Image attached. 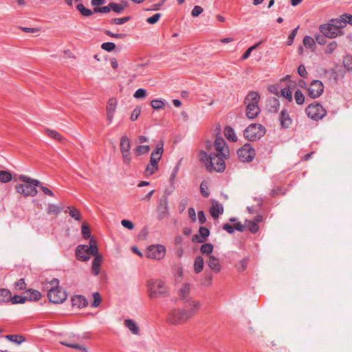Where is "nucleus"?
<instances>
[{"label": "nucleus", "mask_w": 352, "mask_h": 352, "mask_svg": "<svg viewBox=\"0 0 352 352\" xmlns=\"http://www.w3.org/2000/svg\"><path fill=\"white\" fill-rule=\"evenodd\" d=\"M280 121L283 127L287 128L292 124V120L286 110H283L280 115Z\"/></svg>", "instance_id": "nucleus-27"}, {"label": "nucleus", "mask_w": 352, "mask_h": 352, "mask_svg": "<svg viewBox=\"0 0 352 352\" xmlns=\"http://www.w3.org/2000/svg\"><path fill=\"white\" fill-rule=\"evenodd\" d=\"M101 48L107 52H111L116 48V45L111 42L103 43L101 45Z\"/></svg>", "instance_id": "nucleus-55"}, {"label": "nucleus", "mask_w": 352, "mask_h": 352, "mask_svg": "<svg viewBox=\"0 0 352 352\" xmlns=\"http://www.w3.org/2000/svg\"><path fill=\"white\" fill-rule=\"evenodd\" d=\"M161 16H162V14L160 13H156V14H153L152 16L148 17L146 19V21L149 24L153 25V24L157 23L159 21Z\"/></svg>", "instance_id": "nucleus-52"}, {"label": "nucleus", "mask_w": 352, "mask_h": 352, "mask_svg": "<svg viewBox=\"0 0 352 352\" xmlns=\"http://www.w3.org/2000/svg\"><path fill=\"white\" fill-rule=\"evenodd\" d=\"M68 210H69V214L72 218L74 219L76 221L81 220L80 212L77 208H76L74 207L69 206Z\"/></svg>", "instance_id": "nucleus-41"}, {"label": "nucleus", "mask_w": 352, "mask_h": 352, "mask_svg": "<svg viewBox=\"0 0 352 352\" xmlns=\"http://www.w3.org/2000/svg\"><path fill=\"white\" fill-rule=\"evenodd\" d=\"M298 74L303 78H306L307 76V72L306 71L305 67L303 65H300L298 67Z\"/></svg>", "instance_id": "nucleus-63"}, {"label": "nucleus", "mask_w": 352, "mask_h": 352, "mask_svg": "<svg viewBox=\"0 0 352 352\" xmlns=\"http://www.w3.org/2000/svg\"><path fill=\"white\" fill-rule=\"evenodd\" d=\"M266 132L265 128L261 124L254 123L249 125L244 131V137L249 141L261 139Z\"/></svg>", "instance_id": "nucleus-5"}, {"label": "nucleus", "mask_w": 352, "mask_h": 352, "mask_svg": "<svg viewBox=\"0 0 352 352\" xmlns=\"http://www.w3.org/2000/svg\"><path fill=\"white\" fill-rule=\"evenodd\" d=\"M188 303V309H186L188 312H190V318H192L196 313V311L199 309L201 304L199 301L189 299V300L186 302Z\"/></svg>", "instance_id": "nucleus-24"}, {"label": "nucleus", "mask_w": 352, "mask_h": 352, "mask_svg": "<svg viewBox=\"0 0 352 352\" xmlns=\"http://www.w3.org/2000/svg\"><path fill=\"white\" fill-rule=\"evenodd\" d=\"M324 85L320 80H313L309 88L308 94L312 98H317L323 93Z\"/></svg>", "instance_id": "nucleus-15"}, {"label": "nucleus", "mask_w": 352, "mask_h": 352, "mask_svg": "<svg viewBox=\"0 0 352 352\" xmlns=\"http://www.w3.org/2000/svg\"><path fill=\"white\" fill-rule=\"evenodd\" d=\"M28 300H38L41 298V293L37 290L29 289L25 295Z\"/></svg>", "instance_id": "nucleus-37"}, {"label": "nucleus", "mask_w": 352, "mask_h": 352, "mask_svg": "<svg viewBox=\"0 0 352 352\" xmlns=\"http://www.w3.org/2000/svg\"><path fill=\"white\" fill-rule=\"evenodd\" d=\"M19 180L23 184H16L15 186L16 191L23 195L24 197H34L37 195L38 191L36 188V186H40V182L37 179H32L27 175H20Z\"/></svg>", "instance_id": "nucleus-1"}, {"label": "nucleus", "mask_w": 352, "mask_h": 352, "mask_svg": "<svg viewBox=\"0 0 352 352\" xmlns=\"http://www.w3.org/2000/svg\"><path fill=\"white\" fill-rule=\"evenodd\" d=\"M60 211V208L55 204H49L47 207V213L57 215Z\"/></svg>", "instance_id": "nucleus-50"}, {"label": "nucleus", "mask_w": 352, "mask_h": 352, "mask_svg": "<svg viewBox=\"0 0 352 352\" xmlns=\"http://www.w3.org/2000/svg\"><path fill=\"white\" fill-rule=\"evenodd\" d=\"M141 113V107L140 106H137L133 111L131 115V118L130 119L132 120V121H135L136 120L140 114Z\"/></svg>", "instance_id": "nucleus-58"}, {"label": "nucleus", "mask_w": 352, "mask_h": 352, "mask_svg": "<svg viewBox=\"0 0 352 352\" xmlns=\"http://www.w3.org/2000/svg\"><path fill=\"white\" fill-rule=\"evenodd\" d=\"M120 149L123 163L125 165H130L132 161L131 153V142L129 138L124 135L120 139Z\"/></svg>", "instance_id": "nucleus-7"}, {"label": "nucleus", "mask_w": 352, "mask_h": 352, "mask_svg": "<svg viewBox=\"0 0 352 352\" xmlns=\"http://www.w3.org/2000/svg\"><path fill=\"white\" fill-rule=\"evenodd\" d=\"M258 105L249 104L246 107V116L248 119L252 120L258 116L260 113Z\"/></svg>", "instance_id": "nucleus-22"}, {"label": "nucleus", "mask_w": 352, "mask_h": 352, "mask_svg": "<svg viewBox=\"0 0 352 352\" xmlns=\"http://www.w3.org/2000/svg\"><path fill=\"white\" fill-rule=\"evenodd\" d=\"M6 338L12 342H16L19 344H21L25 340V338L23 336L16 335L6 336Z\"/></svg>", "instance_id": "nucleus-47"}, {"label": "nucleus", "mask_w": 352, "mask_h": 352, "mask_svg": "<svg viewBox=\"0 0 352 352\" xmlns=\"http://www.w3.org/2000/svg\"><path fill=\"white\" fill-rule=\"evenodd\" d=\"M343 64L344 67L350 71L352 70V56L347 55L344 58Z\"/></svg>", "instance_id": "nucleus-51"}, {"label": "nucleus", "mask_w": 352, "mask_h": 352, "mask_svg": "<svg viewBox=\"0 0 352 352\" xmlns=\"http://www.w3.org/2000/svg\"><path fill=\"white\" fill-rule=\"evenodd\" d=\"M116 107L117 100L113 98H110L107 105V118L109 123H111L113 121Z\"/></svg>", "instance_id": "nucleus-17"}, {"label": "nucleus", "mask_w": 352, "mask_h": 352, "mask_svg": "<svg viewBox=\"0 0 352 352\" xmlns=\"http://www.w3.org/2000/svg\"><path fill=\"white\" fill-rule=\"evenodd\" d=\"M212 146L215 150L214 154H219L224 157H230L229 148L223 138H217L213 144L210 142H207L206 144V149L208 151L211 149Z\"/></svg>", "instance_id": "nucleus-6"}, {"label": "nucleus", "mask_w": 352, "mask_h": 352, "mask_svg": "<svg viewBox=\"0 0 352 352\" xmlns=\"http://www.w3.org/2000/svg\"><path fill=\"white\" fill-rule=\"evenodd\" d=\"M259 101H260V96L256 91L249 92L245 98V103L247 105H249V104L258 105Z\"/></svg>", "instance_id": "nucleus-21"}, {"label": "nucleus", "mask_w": 352, "mask_h": 352, "mask_svg": "<svg viewBox=\"0 0 352 352\" xmlns=\"http://www.w3.org/2000/svg\"><path fill=\"white\" fill-rule=\"evenodd\" d=\"M91 2L94 6H97V7H96L94 8L95 12L107 13L111 10L110 3L107 6L98 7L99 6L102 5L104 1H91Z\"/></svg>", "instance_id": "nucleus-32"}, {"label": "nucleus", "mask_w": 352, "mask_h": 352, "mask_svg": "<svg viewBox=\"0 0 352 352\" xmlns=\"http://www.w3.org/2000/svg\"><path fill=\"white\" fill-rule=\"evenodd\" d=\"M294 99L298 104H302L305 102V96L300 90L296 91Z\"/></svg>", "instance_id": "nucleus-49"}, {"label": "nucleus", "mask_w": 352, "mask_h": 352, "mask_svg": "<svg viewBox=\"0 0 352 352\" xmlns=\"http://www.w3.org/2000/svg\"><path fill=\"white\" fill-rule=\"evenodd\" d=\"M76 8L80 12V14L85 16H89L93 14V12L86 8L82 4L79 3L76 6Z\"/></svg>", "instance_id": "nucleus-45"}, {"label": "nucleus", "mask_w": 352, "mask_h": 352, "mask_svg": "<svg viewBox=\"0 0 352 352\" xmlns=\"http://www.w3.org/2000/svg\"><path fill=\"white\" fill-rule=\"evenodd\" d=\"M306 113L309 118L314 120H318L324 118L327 114L325 109L318 103H312L306 108Z\"/></svg>", "instance_id": "nucleus-9"}, {"label": "nucleus", "mask_w": 352, "mask_h": 352, "mask_svg": "<svg viewBox=\"0 0 352 352\" xmlns=\"http://www.w3.org/2000/svg\"><path fill=\"white\" fill-rule=\"evenodd\" d=\"M151 104L154 109H160L164 108L165 107V103L162 100L159 99H155L151 100Z\"/></svg>", "instance_id": "nucleus-46"}, {"label": "nucleus", "mask_w": 352, "mask_h": 352, "mask_svg": "<svg viewBox=\"0 0 352 352\" xmlns=\"http://www.w3.org/2000/svg\"><path fill=\"white\" fill-rule=\"evenodd\" d=\"M245 228L252 233H256L258 231L259 227L256 222L251 220H245Z\"/></svg>", "instance_id": "nucleus-39"}, {"label": "nucleus", "mask_w": 352, "mask_h": 352, "mask_svg": "<svg viewBox=\"0 0 352 352\" xmlns=\"http://www.w3.org/2000/svg\"><path fill=\"white\" fill-rule=\"evenodd\" d=\"M206 263L210 269L214 273L220 272L221 270V265L220 264L219 258H217L213 255H209L207 258Z\"/></svg>", "instance_id": "nucleus-18"}, {"label": "nucleus", "mask_w": 352, "mask_h": 352, "mask_svg": "<svg viewBox=\"0 0 352 352\" xmlns=\"http://www.w3.org/2000/svg\"><path fill=\"white\" fill-rule=\"evenodd\" d=\"M12 294L7 289H0V302H8L11 299Z\"/></svg>", "instance_id": "nucleus-35"}, {"label": "nucleus", "mask_w": 352, "mask_h": 352, "mask_svg": "<svg viewBox=\"0 0 352 352\" xmlns=\"http://www.w3.org/2000/svg\"><path fill=\"white\" fill-rule=\"evenodd\" d=\"M199 160L204 163L206 168L208 169V164L210 163V155L206 151H200L199 153Z\"/></svg>", "instance_id": "nucleus-44"}, {"label": "nucleus", "mask_w": 352, "mask_h": 352, "mask_svg": "<svg viewBox=\"0 0 352 352\" xmlns=\"http://www.w3.org/2000/svg\"><path fill=\"white\" fill-rule=\"evenodd\" d=\"M200 251L208 256L213 251V245L211 243H204L201 246Z\"/></svg>", "instance_id": "nucleus-42"}, {"label": "nucleus", "mask_w": 352, "mask_h": 352, "mask_svg": "<svg viewBox=\"0 0 352 352\" xmlns=\"http://www.w3.org/2000/svg\"><path fill=\"white\" fill-rule=\"evenodd\" d=\"M10 300L12 301V304L24 303L27 301V296H21L15 295L13 297L11 296Z\"/></svg>", "instance_id": "nucleus-53"}, {"label": "nucleus", "mask_w": 352, "mask_h": 352, "mask_svg": "<svg viewBox=\"0 0 352 352\" xmlns=\"http://www.w3.org/2000/svg\"><path fill=\"white\" fill-rule=\"evenodd\" d=\"M12 177L10 172L6 170H0V182L7 183L11 181Z\"/></svg>", "instance_id": "nucleus-43"}, {"label": "nucleus", "mask_w": 352, "mask_h": 352, "mask_svg": "<svg viewBox=\"0 0 352 352\" xmlns=\"http://www.w3.org/2000/svg\"><path fill=\"white\" fill-rule=\"evenodd\" d=\"M146 91L145 89L140 88L136 90L135 94H133L134 98L137 99L143 98L146 96Z\"/></svg>", "instance_id": "nucleus-61"}, {"label": "nucleus", "mask_w": 352, "mask_h": 352, "mask_svg": "<svg viewBox=\"0 0 352 352\" xmlns=\"http://www.w3.org/2000/svg\"><path fill=\"white\" fill-rule=\"evenodd\" d=\"M190 285L188 283H184L179 290V296L180 300L183 302L186 303L190 297Z\"/></svg>", "instance_id": "nucleus-19"}, {"label": "nucleus", "mask_w": 352, "mask_h": 352, "mask_svg": "<svg viewBox=\"0 0 352 352\" xmlns=\"http://www.w3.org/2000/svg\"><path fill=\"white\" fill-rule=\"evenodd\" d=\"M281 95L289 101L292 100V93L289 88H284L281 89Z\"/></svg>", "instance_id": "nucleus-57"}, {"label": "nucleus", "mask_w": 352, "mask_h": 352, "mask_svg": "<svg viewBox=\"0 0 352 352\" xmlns=\"http://www.w3.org/2000/svg\"><path fill=\"white\" fill-rule=\"evenodd\" d=\"M90 253L88 245H79L76 250V256L81 261H87L90 258Z\"/></svg>", "instance_id": "nucleus-16"}, {"label": "nucleus", "mask_w": 352, "mask_h": 352, "mask_svg": "<svg viewBox=\"0 0 352 352\" xmlns=\"http://www.w3.org/2000/svg\"><path fill=\"white\" fill-rule=\"evenodd\" d=\"M124 325L126 327L129 329V330L135 335H138L139 333V327L137 324L131 319H127L124 320Z\"/></svg>", "instance_id": "nucleus-29"}, {"label": "nucleus", "mask_w": 352, "mask_h": 352, "mask_svg": "<svg viewBox=\"0 0 352 352\" xmlns=\"http://www.w3.org/2000/svg\"><path fill=\"white\" fill-rule=\"evenodd\" d=\"M322 34L328 38H336L343 34L342 30H338L331 23L320 26Z\"/></svg>", "instance_id": "nucleus-14"}, {"label": "nucleus", "mask_w": 352, "mask_h": 352, "mask_svg": "<svg viewBox=\"0 0 352 352\" xmlns=\"http://www.w3.org/2000/svg\"><path fill=\"white\" fill-rule=\"evenodd\" d=\"M110 6L115 12L120 13L128 6V4L126 1H123L122 3H110Z\"/></svg>", "instance_id": "nucleus-38"}, {"label": "nucleus", "mask_w": 352, "mask_h": 352, "mask_svg": "<svg viewBox=\"0 0 352 352\" xmlns=\"http://www.w3.org/2000/svg\"><path fill=\"white\" fill-rule=\"evenodd\" d=\"M150 146L148 145H138L134 149L133 152L136 156H140L148 153L150 151Z\"/></svg>", "instance_id": "nucleus-33"}, {"label": "nucleus", "mask_w": 352, "mask_h": 352, "mask_svg": "<svg viewBox=\"0 0 352 352\" xmlns=\"http://www.w3.org/2000/svg\"><path fill=\"white\" fill-rule=\"evenodd\" d=\"M303 44L306 47H311L315 45V41L311 36H306L303 39Z\"/></svg>", "instance_id": "nucleus-56"}, {"label": "nucleus", "mask_w": 352, "mask_h": 352, "mask_svg": "<svg viewBox=\"0 0 352 352\" xmlns=\"http://www.w3.org/2000/svg\"><path fill=\"white\" fill-rule=\"evenodd\" d=\"M82 234L85 239H89L91 237V230L86 223H83L82 225Z\"/></svg>", "instance_id": "nucleus-48"}, {"label": "nucleus", "mask_w": 352, "mask_h": 352, "mask_svg": "<svg viewBox=\"0 0 352 352\" xmlns=\"http://www.w3.org/2000/svg\"><path fill=\"white\" fill-rule=\"evenodd\" d=\"M237 155L241 162H250L255 157L256 152L250 144L246 143L237 151Z\"/></svg>", "instance_id": "nucleus-10"}, {"label": "nucleus", "mask_w": 352, "mask_h": 352, "mask_svg": "<svg viewBox=\"0 0 352 352\" xmlns=\"http://www.w3.org/2000/svg\"><path fill=\"white\" fill-rule=\"evenodd\" d=\"M47 296L49 300L55 304L63 302L67 297L66 292L60 287H50Z\"/></svg>", "instance_id": "nucleus-11"}, {"label": "nucleus", "mask_w": 352, "mask_h": 352, "mask_svg": "<svg viewBox=\"0 0 352 352\" xmlns=\"http://www.w3.org/2000/svg\"><path fill=\"white\" fill-rule=\"evenodd\" d=\"M163 151V144H161L151 153L150 161L145 168L144 173L146 176L153 175L158 170V162L162 158Z\"/></svg>", "instance_id": "nucleus-4"}, {"label": "nucleus", "mask_w": 352, "mask_h": 352, "mask_svg": "<svg viewBox=\"0 0 352 352\" xmlns=\"http://www.w3.org/2000/svg\"><path fill=\"white\" fill-rule=\"evenodd\" d=\"M168 199L166 196H162L158 202L156 208L157 218L162 220L168 216Z\"/></svg>", "instance_id": "nucleus-13"}, {"label": "nucleus", "mask_w": 352, "mask_h": 352, "mask_svg": "<svg viewBox=\"0 0 352 352\" xmlns=\"http://www.w3.org/2000/svg\"><path fill=\"white\" fill-rule=\"evenodd\" d=\"M344 18V14L340 16L339 19H335L331 20V23L338 30H342V28H344L346 25V20Z\"/></svg>", "instance_id": "nucleus-30"}, {"label": "nucleus", "mask_w": 352, "mask_h": 352, "mask_svg": "<svg viewBox=\"0 0 352 352\" xmlns=\"http://www.w3.org/2000/svg\"><path fill=\"white\" fill-rule=\"evenodd\" d=\"M190 318H191L190 312L186 309L173 308L168 313L166 322L173 325H182Z\"/></svg>", "instance_id": "nucleus-3"}, {"label": "nucleus", "mask_w": 352, "mask_h": 352, "mask_svg": "<svg viewBox=\"0 0 352 352\" xmlns=\"http://www.w3.org/2000/svg\"><path fill=\"white\" fill-rule=\"evenodd\" d=\"M223 212V206L218 201L214 200L210 209V215L214 219H217Z\"/></svg>", "instance_id": "nucleus-20"}, {"label": "nucleus", "mask_w": 352, "mask_h": 352, "mask_svg": "<svg viewBox=\"0 0 352 352\" xmlns=\"http://www.w3.org/2000/svg\"><path fill=\"white\" fill-rule=\"evenodd\" d=\"M45 132L47 135L59 142H61L64 139L63 135L56 130L45 129Z\"/></svg>", "instance_id": "nucleus-36"}, {"label": "nucleus", "mask_w": 352, "mask_h": 352, "mask_svg": "<svg viewBox=\"0 0 352 352\" xmlns=\"http://www.w3.org/2000/svg\"><path fill=\"white\" fill-rule=\"evenodd\" d=\"M93 256H94V259L92 262V272L95 276H97L100 272V267L102 263V257L98 254Z\"/></svg>", "instance_id": "nucleus-25"}, {"label": "nucleus", "mask_w": 352, "mask_h": 352, "mask_svg": "<svg viewBox=\"0 0 352 352\" xmlns=\"http://www.w3.org/2000/svg\"><path fill=\"white\" fill-rule=\"evenodd\" d=\"M228 157H224L219 154H210V163L208 164V170H215L217 172H222L226 168L225 160Z\"/></svg>", "instance_id": "nucleus-8"}, {"label": "nucleus", "mask_w": 352, "mask_h": 352, "mask_svg": "<svg viewBox=\"0 0 352 352\" xmlns=\"http://www.w3.org/2000/svg\"><path fill=\"white\" fill-rule=\"evenodd\" d=\"M62 345H64L65 346L75 349L79 351H81L82 352H88V349L83 344H80L78 343H73V342H69L67 341H61L60 342Z\"/></svg>", "instance_id": "nucleus-28"}, {"label": "nucleus", "mask_w": 352, "mask_h": 352, "mask_svg": "<svg viewBox=\"0 0 352 352\" xmlns=\"http://www.w3.org/2000/svg\"><path fill=\"white\" fill-rule=\"evenodd\" d=\"M93 302L92 307H97L101 302L102 298L99 293L95 292L93 294Z\"/></svg>", "instance_id": "nucleus-54"}, {"label": "nucleus", "mask_w": 352, "mask_h": 352, "mask_svg": "<svg viewBox=\"0 0 352 352\" xmlns=\"http://www.w3.org/2000/svg\"><path fill=\"white\" fill-rule=\"evenodd\" d=\"M223 134L225 137L232 142L237 141V136L235 133L234 130L231 126H226L223 130Z\"/></svg>", "instance_id": "nucleus-26"}, {"label": "nucleus", "mask_w": 352, "mask_h": 352, "mask_svg": "<svg viewBox=\"0 0 352 352\" xmlns=\"http://www.w3.org/2000/svg\"><path fill=\"white\" fill-rule=\"evenodd\" d=\"M200 191H201V195L204 197H208L210 195V192L208 190L207 184L204 182H202L200 185Z\"/></svg>", "instance_id": "nucleus-60"}, {"label": "nucleus", "mask_w": 352, "mask_h": 352, "mask_svg": "<svg viewBox=\"0 0 352 352\" xmlns=\"http://www.w3.org/2000/svg\"><path fill=\"white\" fill-rule=\"evenodd\" d=\"M203 8L200 6H196L192 10V16L194 17L198 16L203 12Z\"/></svg>", "instance_id": "nucleus-62"}, {"label": "nucleus", "mask_w": 352, "mask_h": 352, "mask_svg": "<svg viewBox=\"0 0 352 352\" xmlns=\"http://www.w3.org/2000/svg\"><path fill=\"white\" fill-rule=\"evenodd\" d=\"M121 224L129 230H132L134 228L133 223L129 220L124 219L121 221Z\"/></svg>", "instance_id": "nucleus-64"}, {"label": "nucleus", "mask_w": 352, "mask_h": 352, "mask_svg": "<svg viewBox=\"0 0 352 352\" xmlns=\"http://www.w3.org/2000/svg\"><path fill=\"white\" fill-rule=\"evenodd\" d=\"M146 254L148 258L160 260L165 256L166 248L162 245H152L148 248Z\"/></svg>", "instance_id": "nucleus-12"}, {"label": "nucleus", "mask_w": 352, "mask_h": 352, "mask_svg": "<svg viewBox=\"0 0 352 352\" xmlns=\"http://www.w3.org/2000/svg\"><path fill=\"white\" fill-rule=\"evenodd\" d=\"M147 294L150 298H161L168 296L165 283L159 279H151L146 283Z\"/></svg>", "instance_id": "nucleus-2"}, {"label": "nucleus", "mask_w": 352, "mask_h": 352, "mask_svg": "<svg viewBox=\"0 0 352 352\" xmlns=\"http://www.w3.org/2000/svg\"><path fill=\"white\" fill-rule=\"evenodd\" d=\"M204 259L202 256H197L194 262V270L198 274L203 270Z\"/></svg>", "instance_id": "nucleus-34"}, {"label": "nucleus", "mask_w": 352, "mask_h": 352, "mask_svg": "<svg viewBox=\"0 0 352 352\" xmlns=\"http://www.w3.org/2000/svg\"><path fill=\"white\" fill-rule=\"evenodd\" d=\"M89 253L91 255H96L98 254V249L97 246V242L94 238L90 237L89 245L88 246Z\"/></svg>", "instance_id": "nucleus-40"}, {"label": "nucleus", "mask_w": 352, "mask_h": 352, "mask_svg": "<svg viewBox=\"0 0 352 352\" xmlns=\"http://www.w3.org/2000/svg\"><path fill=\"white\" fill-rule=\"evenodd\" d=\"M337 47V43L336 41H332L329 43L326 47L325 53L331 54Z\"/></svg>", "instance_id": "nucleus-59"}, {"label": "nucleus", "mask_w": 352, "mask_h": 352, "mask_svg": "<svg viewBox=\"0 0 352 352\" xmlns=\"http://www.w3.org/2000/svg\"><path fill=\"white\" fill-rule=\"evenodd\" d=\"M199 232L200 236L195 234L192 236V241L197 243H202L204 241V239L209 236L210 231L206 227H200L199 230Z\"/></svg>", "instance_id": "nucleus-23"}, {"label": "nucleus", "mask_w": 352, "mask_h": 352, "mask_svg": "<svg viewBox=\"0 0 352 352\" xmlns=\"http://www.w3.org/2000/svg\"><path fill=\"white\" fill-rule=\"evenodd\" d=\"M72 304L78 308L84 307L87 305V300L82 296H76L72 298Z\"/></svg>", "instance_id": "nucleus-31"}]
</instances>
